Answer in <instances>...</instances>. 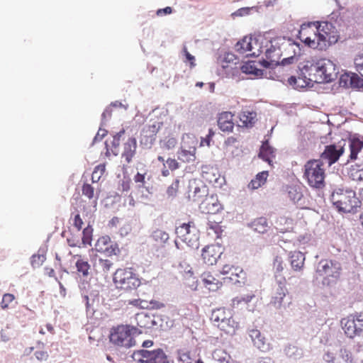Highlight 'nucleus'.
Here are the masks:
<instances>
[{
	"instance_id": "obj_1",
	"label": "nucleus",
	"mask_w": 363,
	"mask_h": 363,
	"mask_svg": "<svg viewBox=\"0 0 363 363\" xmlns=\"http://www.w3.org/2000/svg\"><path fill=\"white\" fill-rule=\"evenodd\" d=\"M303 69L310 81L317 83L331 82L337 74L335 64L328 59L307 61Z\"/></svg>"
},
{
	"instance_id": "obj_2",
	"label": "nucleus",
	"mask_w": 363,
	"mask_h": 363,
	"mask_svg": "<svg viewBox=\"0 0 363 363\" xmlns=\"http://www.w3.org/2000/svg\"><path fill=\"white\" fill-rule=\"evenodd\" d=\"M325 170L326 168L322 160H310L303 166V178L311 187L322 189L325 184Z\"/></svg>"
},
{
	"instance_id": "obj_3",
	"label": "nucleus",
	"mask_w": 363,
	"mask_h": 363,
	"mask_svg": "<svg viewBox=\"0 0 363 363\" xmlns=\"http://www.w3.org/2000/svg\"><path fill=\"white\" fill-rule=\"evenodd\" d=\"M116 288L123 292L130 293L136 290L141 284L138 275L132 268H119L113 275Z\"/></svg>"
},
{
	"instance_id": "obj_4",
	"label": "nucleus",
	"mask_w": 363,
	"mask_h": 363,
	"mask_svg": "<svg viewBox=\"0 0 363 363\" xmlns=\"http://www.w3.org/2000/svg\"><path fill=\"white\" fill-rule=\"evenodd\" d=\"M331 201L337 211L342 213L352 212L360 203L354 191L341 189L333 192Z\"/></svg>"
},
{
	"instance_id": "obj_5",
	"label": "nucleus",
	"mask_w": 363,
	"mask_h": 363,
	"mask_svg": "<svg viewBox=\"0 0 363 363\" xmlns=\"http://www.w3.org/2000/svg\"><path fill=\"white\" fill-rule=\"evenodd\" d=\"M211 320L218 328L226 334L233 335L239 327L238 322L233 318L232 310L218 308L212 311Z\"/></svg>"
},
{
	"instance_id": "obj_6",
	"label": "nucleus",
	"mask_w": 363,
	"mask_h": 363,
	"mask_svg": "<svg viewBox=\"0 0 363 363\" xmlns=\"http://www.w3.org/2000/svg\"><path fill=\"white\" fill-rule=\"evenodd\" d=\"M137 328L128 325H119L111 328L109 339L113 345L130 348L135 345L133 334Z\"/></svg>"
},
{
	"instance_id": "obj_7",
	"label": "nucleus",
	"mask_w": 363,
	"mask_h": 363,
	"mask_svg": "<svg viewBox=\"0 0 363 363\" xmlns=\"http://www.w3.org/2000/svg\"><path fill=\"white\" fill-rule=\"evenodd\" d=\"M317 32V49L326 50L339 39L338 32L333 23L328 21L318 22L315 27Z\"/></svg>"
},
{
	"instance_id": "obj_8",
	"label": "nucleus",
	"mask_w": 363,
	"mask_h": 363,
	"mask_svg": "<svg viewBox=\"0 0 363 363\" xmlns=\"http://www.w3.org/2000/svg\"><path fill=\"white\" fill-rule=\"evenodd\" d=\"M341 327L345 335L350 338L360 335L363 331V314L350 315L342 318Z\"/></svg>"
},
{
	"instance_id": "obj_9",
	"label": "nucleus",
	"mask_w": 363,
	"mask_h": 363,
	"mask_svg": "<svg viewBox=\"0 0 363 363\" xmlns=\"http://www.w3.org/2000/svg\"><path fill=\"white\" fill-rule=\"evenodd\" d=\"M284 40L280 38L274 39L273 40H269V45L265 49V59L259 62L264 67H270L279 65V61L282 55L281 49L277 46L279 42Z\"/></svg>"
},
{
	"instance_id": "obj_10",
	"label": "nucleus",
	"mask_w": 363,
	"mask_h": 363,
	"mask_svg": "<svg viewBox=\"0 0 363 363\" xmlns=\"http://www.w3.org/2000/svg\"><path fill=\"white\" fill-rule=\"evenodd\" d=\"M162 125L163 123L160 121H150L143 126L140 135V143L143 148L149 149L152 146Z\"/></svg>"
},
{
	"instance_id": "obj_11",
	"label": "nucleus",
	"mask_w": 363,
	"mask_h": 363,
	"mask_svg": "<svg viewBox=\"0 0 363 363\" xmlns=\"http://www.w3.org/2000/svg\"><path fill=\"white\" fill-rule=\"evenodd\" d=\"M276 275V281L272 288L271 303L276 308H281L284 306V298L288 296L289 300V303H291V298L289 296L286 289V280L284 277Z\"/></svg>"
},
{
	"instance_id": "obj_12",
	"label": "nucleus",
	"mask_w": 363,
	"mask_h": 363,
	"mask_svg": "<svg viewBox=\"0 0 363 363\" xmlns=\"http://www.w3.org/2000/svg\"><path fill=\"white\" fill-rule=\"evenodd\" d=\"M317 22L303 23L298 31V38L308 48L317 49Z\"/></svg>"
},
{
	"instance_id": "obj_13",
	"label": "nucleus",
	"mask_w": 363,
	"mask_h": 363,
	"mask_svg": "<svg viewBox=\"0 0 363 363\" xmlns=\"http://www.w3.org/2000/svg\"><path fill=\"white\" fill-rule=\"evenodd\" d=\"M342 270L341 264L335 260H321L319 262L317 272L321 276L338 278Z\"/></svg>"
},
{
	"instance_id": "obj_14",
	"label": "nucleus",
	"mask_w": 363,
	"mask_h": 363,
	"mask_svg": "<svg viewBox=\"0 0 363 363\" xmlns=\"http://www.w3.org/2000/svg\"><path fill=\"white\" fill-rule=\"evenodd\" d=\"M94 249L101 253H104L108 256L117 255L121 250L116 242H111L108 235L100 237L95 243Z\"/></svg>"
},
{
	"instance_id": "obj_15",
	"label": "nucleus",
	"mask_w": 363,
	"mask_h": 363,
	"mask_svg": "<svg viewBox=\"0 0 363 363\" xmlns=\"http://www.w3.org/2000/svg\"><path fill=\"white\" fill-rule=\"evenodd\" d=\"M220 274L224 276L223 277L224 282L233 284L240 283L241 279H244L245 276L242 269L229 264H225L223 267Z\"/></svg>"
},
{
	"instance_id": "obj_16",
	"label": "nucleus",
	"mask_w": 363,
	"mask_h": 363,
	"mask_svg": "<svg viewBox=\"0 0 363 363\" xmlns=\"http://www.w3.org/2000/svg\"><path fill=\"white\" fill-rule=\"evenodd\" d=\"M344 145L340 143L336 145H329L325 146L324 151L320 155V160L328 161V166L330 167L333 164L335 163L340 158V157L344 152Z\"/></svg>"
},
{
	"instance_id": "obj_17",
	"label": "nucleus",
	"mask_w": 363,
	"mask_h": 363,
	"mask_svg": "<svg viewBox=\"0 0 363 363\" xmlns=\"http://www.w3.org/2000/svg\"><path fill=\"white\" fill-rule=\"evenodd\" d=\"M199 209L203 213L214 215L220 212L223 207L217 196L209 195L202 201Z\"/></svg>"
},
{
	"instance_id": "obj_18",
	"label": "nucleus",
	"mask_w": 363,
	"mask_h": 363,
	"mask_svg": "<svg viewBox=\"0 0 363 363\" xmlns=\"http://www.w3.org/2000/svg\"><path fill=\"white\" fill-rule=\"evenodd\" d=\"M223 254V249L218 245H209L202 250L201 257L203 262L208 265L216 264L218 259Z\"/></svg>"
},
{
	"instance_id": "obj_19",
	"label": "nucleus",
	"mask_w": 363,
	"mask_h": 363,
	"mask_svg": "<svg viewBox=\"0 0 363 363\" xmlns=\"http://www.w3.org/2000/svg\"><path fill=\"white\" fill-rule=\"evenodd\" d=\"M192 223H183L176 228L177 237L189 246L193 247L197 244L198 237L196 234H192L191 227Z\"/></svg>"
},
{
	"instance_id": "obj_20",
	"label": "nucleus",
	"mask_w": 363,
	"mask_h": 363,
	"mask_svg": "<svg viewBox=\"0 0 363 363\" xmlns=\"http://www.w3.org/2000/svg\"><path fill=\"white\" fill-rule=\"evenodd\" d=\"M143 362L145 363H169L167 357L162 350H141Z\"/></svg>"
},
{
	"instance_id": "obj_21",
	"label": "nucleus",
	"mask_w": 363,
	"mask_h": 363,
	"mask_svg": "<svg viewBox=\"0 0 363 363\" xmlns=\"http://www.w3.org/2000/svg\"><path fill=\"white\" fill-rule=\"evenodd\" d=\"M269 45V39L263 35H259L253 38L250 51L247 57H258Z\"/></svg>"
},
{
	"instance_id": "obj_22",
	"label": "nucleus",
	"mask_w": 363,
	"mask_h": 363,
	"mask_svg": "<svg viewBox=\"0 0 363 363\" xmlns=\"http://www.w3.org/2000/svg\"><path fill=\"white\" fill-rule=\"evenodd\" d=\"M253 345L262 352H267L270 349V344L257 329H251L248 332Z\"/></svg>"
},
{
	"instance_id": "obj_23",
	"label": "nucleus",
	"mask_w": 363,
	"mask_h": 363,
	"mask_svg": "<svg viewBox=\"0 0 363 363\" xmlns=\"http://www.w3.org/2000/svg\"><path fill=\"white\" fill-rule=\"evenodd\" d=\"M218 125L223 132H231L234 128L233 115L230 111H225L219 114Z\"/></svg>"
},
{
	"instance_id": "obj_24",
	"label": "nucleus",
	"mask_w": 363,
	"mask_h": 363,
	"mask_svg": "<svg viewBox=\"0 0 363 363\" xmlns=\"http://www.w3.org/2000/svg\"><path fill=\"white\" fill-rule=\"evenodd\" d=\"M257 113L253 110H243L239 114V119L240 124L239 125L241 127L245 128H252L256 123L257 118Z\"/></svg>"
},
{
	"instance_id": "obj_25",
	"label": "nucleus",
	"mask_w": 363,
	"mask_h": 363,
	"mask_svg": "<svg viewBox=\"0 0 363 363\" xmlns=\"http://www.w3.org/2000/svg\"><path fill=\"white\" fill-rule=\"evenodd\" d=\"M137 143L135 138L130 137L123 145V151L121 154L127 163H130L136 153Z\"/></svg>"
},
{
	"instance_id": "obj_26",
	"label": "nucleus",
	"mask_w": 363,
	"mask_h": 363,
	"mask_svg": "<svg viewBox=\"0 0 363 363\" xmlns=\"http://www.w3.org/2000/svg\"><path fill=\"white\" fill-rule=\"evenodd\" d=\"M349 147L350 150V159L355 160L357 155L363 148V140L354 135L349 138Z\"/></svg>"
},
{
	"instance_id": "obj_27",
	"label": "nucleus",
	"mask_w": 363,
	"mask_h": 363,
	"mask_svg": "<svg viewBox=\"0 0 363 363\" xmlns=\"http://www.w3.org/2000/svg\"><path fill=\"white\" fill-rule=\"evenodd\" d=\"M74 257L77 259L75 267L78 274L83 277H87L91 269L89 262L84 259L81 255H75Z\"/></svg>"
},
{
	"instance_id": "obj_28",
	"label": "nucleus",
	"mask_w": 363,
	"mask_h": 363,
	"mask_svg": "<svg viewBox=\"0 0 363 363\" xmlns=\"http://www.w3.org/2000/svg\"><path fill=\"white\" fill-rule=\"evenodd\" d=\"M290 264L294 271H300L303 269L305 262V255L299 251L290 252Z\"/></svg>"
},
{
	"instance_id": "obj_29",
	"label": "nucleus",
	"mask_w": 363,
	"mask_h": 363,
	"mask_svg": "<svg viewBox=\"0 0 363 363\" xmlns=\"http://www.w3.org/2000/svg\"><path fill=\"white\" fill-rule=\"evenodd\" d=\"M259 157L267 162L269 164L275 157L274 150L271 147L268 141L263 142L259 152Z\"/></svg>"
},
{
	"instance_id": "obj_30",
	"label": "nucleus",
	"mask_w": 363,
	"mask_h": 363,
	"mask_svg": "<svg viewBox=\"0 0 363 363\" xmlns=\"http://www.w3.org/2000/svg\"><path fill=\"white\" fill-rule=\"evenodd\" d=\"M252 229L258 233H265L270 229L268 220L264 217H259L255 219L250 224Z\"/></svg>"
},
{
	"instance_id": "obj_31",
	"label": "nucleus",
	"mask_w": 363,
	"mask_h": 363,
	"mask_svg": "<svg viewBox=\"0 0 363 363\" xmlns=\"http://www.w3.org/2000/svg\"><path fill=\"white\" fill-rule=\"evenodd\" d=\"M201 277L204 284L208 287L209 290L216 291L222 286V282L215 278L210 272H203Z\"/></svg>"
},
{
	"instance_id": "obj_32",
	"label": "nucleus",
	"mask_w": 363,
	"mask_h": 363,
	"mask_svg": "<svg viewBox=\"0 0 363 363\" xmlns=\"http://www.w3.org/2000/svg\"><path fill=\"white\" fill-rule=\"evenodd\" d=\"M113 266V262L109 259L99 258L97 262L94 264V269L96 274H106Z\"/></svg>"
},
{
	"instance_id": "obj_33",
	"label": "nucleus",
	"mask_w": 363,
	"mask_h": 363,
	"mask_svg": "<svg viewBox=\"0 0 363 363\" xmlns=\"http://www.w3.org/2000/svg\"><path fill=\"white\" fill-rule=\"evenodd\" d=\"M253 38L252 37L248 36L244 37L236 43V51L241 55H245L247 56V54L250 51V46H252Z\"/></svg>"
},
{
	"instance_id": "obj_34",
	"label": "nucleus",
	"mask_w": 363,
	"mask_h": 363,
	"mask_svg": "<svg viewBox=\"0 0 363 363\" xmlns=\"http://www.w3.org/2000/svg\"><path fill=\"white\" fill-rule=\"evenodd\" d=\"M268 176L269 174L267 171L258 173L255 178L252 179L249 183L248 188L254 190L261 187L266 183Z\"/></svg>"
},
{
	"instance_id": "obj_35",
	"label": "nucleus",
	"mask_w": 363,
	"mask_h": 363,
	"mask_svg": "<svg viewBox=\"0 0 363 363\" xmlns=\"http://www.w3.org/2000/svg\"><path fill=\"white\" fill-rule=\"evenodd\" d=\"M151 238L155 242L156 245L163 247L164 245L168 241L169 237V234L164 230L157 229L152 232Z\"/></svg>"
},
{
	"instance_id": "obj_36",
	"label": "nucleus",
	"mask_w": 363,
	"mask_h": 363,
	"mask_svg": "<svg viewBox=\"0 0 363 363\" xmlns=\"http://www.w3.org/2000/svg\"><path fill=\"white\" fill-rule=\"evenodd\" d=\"M135 320L137 325L141 328H150L154 323L152 317L145 313L136 314Z\"/></svg>"
},
{
	"instance_id": "obj_37",
	"label": "nucleus",
	"mask_w": 363,
	"mask_h": 363,
	"mask_svg": "<svg viewBox=\"0 0 363 363\" xmlns=\"http://www.w3.org/2000/svg\"><path fill=\"white\" fill-rule=\"evenodd\" d=\"M241 70L243 73L253 74L256 77L262 76L263 74L262 70L257 67L254 61L245 62L242 65Z\"/></svg>"
},
{
	"instance_id": "obj_38",
	"label": "nucleus",
	"mask_w": 363,
	"mask_h": 363,
	"mask_svg": "<svg viewBox=\"0 0 363 363\" xmlns=\"http://www.w3.org/2000/svg\"><path fill=\"white\" fill-rule=\"evenodd\" d=\"M195 152L196 149L194 147H191L188 150L182 149L178 152V159L183 162H189L191 161H194L196 158Z\"/></svg>"
},
{
	"instance_id": "obj_39",
	"label": "nucleus",
	"mask_w": 363,
	"mask_h": 363,
	"mask_svg": "<svg viewBox=\"0 0 363 363\" xmlns=\"http://www.w3.org/2000/svg\"><path fill=\"white\" fill-rule=\"evenodd\" d=\"M220 220L218 221L216 220H211L209 218H208L207 230H212L216 238H220L223 231L222 226L220 225Z\"/></svg>"
},
{
	"instance_id": "obj_40",
	"label": "nucleus",
	"mask_w": 363,
	"mask_h": 363,
	"mask_svg": "<svg viewBox=\"0 0 363 363\" xmlns=\"http://www.w3.org/2000/svg\"><path fill=\"white\" fill-rule=\"evenodd\" d=\"M259 7L257 6L251 7H242L232 13L233 16L242 17L251 14L252 12H259Z\"/></svg>"
},
{
	"instance_id": "obj_41",
	"label": "nucleus",
	"mask_w": 363,
	"mask_h": 363,
	"mask_svg": "<svg viewBox=\"0 0 363 363\" xmlns=\"http://www.w3.org/2000/svg\"><path fill=\"white\" fill-rule=\"evenodd\" d=\"M177 144L176 138L168 136L160 141V147L164 150H170L175 147Z\"/></svg>"
},
{
	"instance_id": "obj_42",
	"label": "nucleus",
	"mask_w": 363,
	"mask_h": 363,
	"mask_svg": "<svg viewBox=\"0 0 363 363\" xmlns=\"http://www.w3.org/2000/svg\"><path fill=\"white\" fill-rule=\"evenodd\" d=\"M255 297V294L251 293L243 296H238L233 299V306L238 307L240 305H247Z\"/></svg>"
},
{
	"instance_id": "obj_43",
	"label": "nucleus",
	"mask_w": 363,
	"mask_h": 363,
	"mask_svg": "<svg viewBox=\"0 0 363 363\" xmlns=\"http://www.w3.org/2000/svg\"><path fill=\"white\" fill-rule=\"evenodd\" d=\"M105 170H106V167H105L104 164H100L97 165L94 168V169L92 172V174H91L92 182L97 183L100 180L102 175L104 174Z\"/></svg>"
},
{
	"instance_id": "obj_44",
	"label": "nucleus",
	"mask_w": 363,
	"mask_h": 363,
	"mask_svg": "<svg viewBox=\"0 0 363 363\" xmlns=\"http://www.w3.org/2000/svg\"><path fill=\"white\" fill-rule=\"evenodd\" d=\"M92 233H93V229L90 226H87L86 228H85L83 230V232H82L83 236L82 238V242L84 246L91 245Z\"/></svg>"
},
{
	"instance_id": "obj_45",
	"label": "nucleus",
	"mask_w": 363,
	"mask_h": 363,
	"mask_svg": "<svg viewBox=\"0 0 363 363\" xmlns=\"http://www.w3.org/2000/svg\"><path fill=\"white\" fill-rule=\"evenodd\" d=\"M289 219L286 217H280L279 219L276 222V225L274 227L276 230V233H285L289 231V227H282L281 224H288L289 222Z\"/></svg>"
},
{
	"instance_id": "obj_46",
	"label": "nucleus",
	"mask_w": 363,
	"mask_h": 363,
	"mask_svg": "<svg viewBox=\"0 0 363 363\" xmlns=\"http://www.w3.org/2000/svg\"><path fill=\"white\" fill-rule=\"evenodd\" d=\"M289 84L295 89L306 87L308 84L301 77L291 76L288 79Z\"/></svg>"
},
{
	"instance_id": "obj_47",
	"label": "nucleus",
	"mask_w": 363,
	"mask_h": 363,
	"mask_svg": "<svg viewBox=\"0 0 363 363\" xmlns=\"http://www.w3.org/2000/svg\"><path fill=\"white\" fill-rule=\"evenodd\" d=\"M273 269L274 270L275 276H282L281 273L284 270V262L281 257L277 256L273 262ZM280 277H279V278Z\"/></svg>"
},
{
	"instance_id": "obj_48",
	"label": "nucleus",
	"mask_w": 363,
	"mask_h": 363,
	"mask_svg": "<svg viewBox=\"0 0 363 363\" xmlns=\"http://www.w3.org/2000/svg\"><path fill=\"white\" fill-rule=\"evenodd\" d=\"M15 300V296L12 294H4L2 297V300L1 302V308L3 310L8 309L10 303H11Z\"/></svg>"
},
{
	"instance_id": "obj_49",
	"label": "nucleus",
	"mask_w": 363,
	"mask_h": 363,
	"mask_svg": "<svg viewBox=\"0 0 363 363\" xmlns=\"http://www.w3.org/2000/svg\"><path fill=\"white\" fill-rule=\"evenodd\" d=\"M207 170H203L202 177L203 178L209 183H213L217 182V177L216 174L211 172L213 171V168H206Z\"/></svg>"
},
{
	"instance_id": "obj_50",
	"label": "nucleus",
	"mask_w": 363,
	"mask_h": 363,
	"mask_svg": "<svg viewBox=\"0 0 363 363\" xmlns=\"http://www.w3.org/2000/svg\"><path fill=\"white\" fill-rule=\"evenodd\" d=\"M82 194L86 196L89 199H92L94 197V188L89 184H84L82 186Z\"/></svg>"
},
{
	"instance_id": "obj_51",
	"label": "nucleus",
	"mask_w": 363,
	"mask_h": 363,
	"mask_svg": "<svg viewBox=\"0 0 363 363\" xmlns=\"http://www.w3.org/2000/svg\"><path fill=\"white\" fill-rule=\"evenodd\" d=\"M350 174L354 181L363 182V169L352 168Z\"/></svg>"
},
{
	"instance_id": "obj_52",
	"label": "nucleus",
	"mask_w": 363,
	"mask_h": 363,
	"mask_svg": "<svg viewBox=\"0 0 363 363\" xmlns=\"http://www.w3.org/2000/svg\"><path fill=\"white\" fill-rule=\"evenodd\" d=\"M179 360L182 363H193L194 359L192 358L190 352L181 351L179 352Z\"/></svg>"
},
{
	"instance_id": "obj_53",
	"label": "nucleus",
	"mask_w": 363,
	"mask_h": 363,
	"mask_svg": "<svg viewBox=\"0 0 363 363\" xmlns=\"http://www.w3.org/2000/svg\"><path fill=\"white\" fill-rule=\"evenodd\" d=\"M129 303L139 308L147 309L148 308L147 301L140 298L131 300Z\"/></svg>"
},
{
	"instance_id": "obj_54",
	"label": "nucleus",
	"mask_w": 363,
	"mask_h": 363,
	"mask_svg": "<svg viewBox=\"0 0 363 363\" xmlns=\"http://www.w3.org/2000/svg\"><path fill=\"white\" fill-rule=\"evenodd\" d=\"M179 185V180L175 179L172 184L167 188V193L169 196H174L176 195Z\"/></svg>"
},
{
	"instance_id": "obj_55",
	"label": "nucleus",
	"mask_w": 363,
	"mask_h": 363,
	"mask_svg": "<svg viewBox=\"0 0 363 363\" xmlns=\"http://www.w3.org/2000/svg\"><path fill=\"white\" fill-rule=\"evenodd\" d=\"M354 65L357 71L363 77V55H357L354 58Z\"/></svg>"
},
{
	"instance_id": "obj_56",
	"label": "nucleus",
	"mask_w": 363,
	"mask_h": 363,
	"mask_svg": "<svg viewBox=\"0 0 363 363\" xmlns=\"http://www.w3.org/2000/svg\"><path fill=\"white\" fill-rule=\"evenodd\" d=\"M340 356H341L342 359L345 362L351 363L352 362V354L350 350H348L346 348H342L340 351Z\"/></svg>"
},
{
	"instance_id": "obj_57",
	"label": "nucleus",
	"mask_w": 363,
	"mask_h": 363,
	"mask_svg": "<svg viewBox=\"0 0 363 363\" xmlns=\"http://www.w3.org/2000/svg\"><path fill=\"white\" fill-rule=\"evenodd\" d=\"M45 260V257L40 255H34L31 257V264L33 267L40 266Z\"/></svg>"
},
{
	"instance_id": "obj_58",
	"label": "nucleus",
	"mask_w": 363,
	"mask_h": 363,
	"mask_svg": "<svg viewBox=\"0 0 363 363\" xmlns=\"http://www.w3.org/2000/svg\"><path fill=\"white\" fill-rule=\"evenodd\" d=\"M83 224L84 223L79 213L75 214L72 218V225L78 231H80L82 228Z\"/></svg>"
},
{
	"instance_id": "obj_59",
	"label": "nucleus",
	"mask_w": 363,
	"mask_h": 363,
	"mask_svg": "<svg viewBox=\"0 0 363 363\" xmlns=\"http://www.w3.org/2000/svg\"><path fill=\"white\" fill-rule=\"evenodd\" d=\"M148 310H157L164 307V304L157 300L147 301Z\"/></svg>"
},
{
	"instance_id": "obj_60",
	"label": "nucleus",
	"mask_w": 363,
	"mask_h": 363,
	"mask_svg": "<svg viewBox=\"0 0 363 363\" xmlns=\"http://www.w3.org/2000/svg\"><path fill=\"white\" fill-rule=\"evenodd\" d=\"M34 355L39 361H46L49 357V354L45 350H37L35 352Z\"/></svg>"
},
{
	"instance_id": "obj_61",
	"label": "nucleus",
	"mask_w": 363,
	"mask_h": 363,
	"mask_svg": "<svg viewBox=\"0 0 363 363\" xmlns=\"http://www.w3.org/2000/svg\"><path fill=\"white\" fill-rule=\"evenodd\" d=\"M201 189L199 187H195L194 194L192 195L193 200L194 201H199L203 196L206 192L205 187L202 189L203 194H201Z\"/></svg>"
},
{
	"instance_id": "obj_62",
	"label": "nucleus",
	"mask_w": 363,
	"mask_h": 363,
	"mask_svg": "<svg viewBox=\"0 0 363 363\" xmlns=\"http://www.w3.org/2000/svg\"><path fill=\"white\" fill-rule=\"evenodd\" d=\"M67 243L69 247H80V240L78 237H75L72 235L70 238H68L67 239Z\"/></svg>"
},
{
	"instance_id": "obj_63",
	"label": "nucleus",
	"mask_w": 363,
	"mask_h": 363,
	"mask_svg": "<svg viewBox=\"0 0 363 363\" xmlns=\"http://www.w3.org/2000/svg\"><path fill=\"white\" fill-rule=\"evenodd\" d=\"M124 133H125V130L122 129L116 135H114L112 144L115 148H117L119 147L121 138L124 135Z\"/></svg>"
},
{
	"instance_id": "obj_64",
	"label": "nucleus",
	"mask_w": 363,
	"mask_h": 363,
	"mask_svg": "<svg viewBox=\"0 0 363 363\" xmlns=\"http://www.w3.org/2000/svg\"><path fill=\"white\" fill-rule=\"evenodd\" d=\"M168 168L172 171L179 168V163L175 159L169 158L166 161Z\"/></svg>"
}]
</instances>
